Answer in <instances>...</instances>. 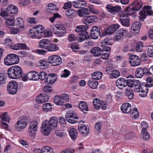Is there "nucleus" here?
Wrapping results in <instances>:
<instances>
[{
    "mask_svg": "<svg viewBox=\"0 0 153 153\" xmlns=\"http://www.w3.org/2000/svg\"><path fill=\"white\" fill-rule=\"evenodd\" d=\"M138 116L137 108L135 107L130 114V116L132 118H136Z\"/></svg>",
    "mask_w": 153,
    "mask_h": 153,
    "instance_id": "obj_54",
    "label": "nucleus"
},
{
    "mask_svg": "<svg viewBox=\"0 0 153 153\" xmlns=\"http://www.w3.org/2000/svg\"><path fill=\"white\" fill-rule=\"evenodd\" d=\"M19 61V56L13 53L9 54L4 59V63L7 66H10L18 63Z\"/></svg>",
    "mask_w": 153,
    "mask_h": 153,
    "instance_id": "obj_3",
    "label": "nucleus"
},
{
    "mask_svg": "<svg viewBox=\"0 0 153 153\" xmlns=\"http://www.w3.org/2000/svg\"><path fill=\"white\" fill-rule=\"evenodd\" d=\"M129 12H127L126 10V8L125 12H121L120 15V19L121 21H123L124 22V20H125L129 19L128 16L132 14L133 13H129Z\"/></svg>",
    "mask_w": 153,
    "mask_h": 153,
    "instance_id": "obj_28",
    "label": "nucleus"
},
{
    "mask_svg": "<svg viewBox=\"0 0 153 153\" xmlns=\"http://www.w3.org/2000/svg\"><path fill=\"white\" fill-rule=\"evenodd\" d=\"M120 75L119 72L117 70L113 71L112 73L109 74V76L111 78L113 79L117 78Z\"/></svg>",
    "mask_w": 153,
    "mask_h": 153,
    "instance_id": "obj_52",
    "label": "nucleus"
},
{
    "mask_svg": "<svg viewBox=\"0 0 153 153\" xmlns=\"http://www.w3.org/2000/svg\"><path fill=\"white\" fill-rule=\"evenodd\" d=\"M16 24L20 28H23L24 26V22L23 19L20 17L17 18L15 20Z\"/></svg>",
    "mask_w": 153,
    "mask_h": 153,
    "instance_id": "obj_40",
    "label": "nucleus"
},
{
    "mask_svg": "<svg viewBox=\"0 0 153 153\" xmlns=\"http://www.w3.org/2000/svg\"><path fill=\"white\" fill-rule=\"evenodd\" d=\"M77 12L79 16L83 17L86 15H88L90 11L88 9L84 8L78 10Z\"/></svg>",
    "mask_w": 153,
    "mask_h": 153,
    "instance_id": "obj_27",
    "label": "nucleus"
},
{
    "mask_svg": "<svg viewBox=\"0 0 153 153\" xmlns=\"http://www.w3.org/2000/svg\"><path fill=\"white\" fill-rule=\"evenodd\" d=\"M39 64L40 66L44 69L48 67V64L47 61L45 60H41L39 61Z\"/></svg>",
    "mask_w": 153,
    "mask_h": 153,
    "instance_id": "obj_53",
    "label": "nucleus"
},
{
    "mask_svg": "<svg viewBox=\"0 0 153 153\" xmlns=\"http://www.w3.org/2000/svg\"><path fill=\"white\" fill-rule=\"evenodd\" d=\"M92 78L89 79L88 82V85L92 89L96 88L98 85V82Z\"/></svg>",
    "mask_w": 153,
    "mask_h": 153,
    "instance_id": "obj_33",
    "label": "nucleus"
},
{
    "mask_svg": "<svg viewBox=\"0 0 153 153\" xmlns=\"http://www.w3.org/2000/svg\"><path fill=\"white\" fill-rule=\"evenodd\" d=\"M120 27V25L118 24L111 25L105 30V35H109L113 34Z\"/></svg>",
    "mask_w": 153,
    "mask_h": 153,
    "instance_id": "obj_16",
    "label": "nucleus"
},
{
    "mask_svg": "<svg viewBox=\"0 0 153 153\" xmlns=\"http://www.w3.org/2000/svg\"><path fill=\"white\" fill-rule=\"evenodd\" d=\"M102 73L100 71H95L93 73L91 74L92 79L95 80H99L102 77Z\"/></svg>",
    "mask_w": 153,
    "mask_h": 153,
    "instance_id": "obj_37",
    "label": "nucleus"
},
{
    "mask_svg": "<svg viewBox=\"0 0 153 153\" xmlns=\"http://www.w3.org/2000/svg\"><path fill=\"white\" fill-rule=\"evenodd\" d=\"M143 47V45L142 43L140 42H138L136 48V51L138 52H141L142 50Z\"/></svg>",
    "mask_w": 153,
    "mask_h": 153,
    "instance_id": "obj_57",
    "label": "nucleus"
},
{
    "mask_svg": "<svg viewBox=\"0 0 153 153\" xmlns=\"http://www.w3.org/2000/svg\"><path fill=\"white\" fill-rule=\"evenodd\" d=\"M73 6L76 8H80L82 6H85L87 3L84 0H76L73 2Z\"/></svg>",
    "mask_w": 153,
    "mask_h": 153,
    "instance_id": "obj_23",
    "label": "nucleus"
},
{
    "mask_svg": "<svg viewBox=\"0 0 153 153\" xmlns=\"http://www.w3.org/2000/svg\"><path fill=\"white\" fill-rule=\"evenodd\" d=\"M29 123V120L27 117H21L15 124V128L17 130L20 131L25 128Z\"/></svg>",
    "mask_w": 153,
    "mask_h": 153,
    "instance_id": "obj_6",
    "label": "nucleus"
},
{
    "mask_svg": "<svg viewBox=\"0 0 153 153\" xmlns=\"http://www.w3.org/2000/svg\"><path fill=\"white\" fill-rule=\"evenodd\" d=\"M76 11L75 10L70 9L66 11L65 15L68 17L71 18L75 16L76 14Z\"/></svg>",
    "mask_w": 153,
    "mask_h": 153,
    "instance_id": "obj_38",
    "label": "nucleus"
},
{
    "mask_svg": "<svg viewBox=\"0 0 153 153\" xmlns=\"http://www.w3.org/2000/svg\"><path fill=\"white\" fill-rule=\"evenodd\" d=\"M147 54L150 57L153 56V45H150L148 48Z\"/></svg>",
    "mask_w": 153,
    "mask_h": 153,
    "instance_id": "obj_59",
    "label": "nucleus"
},
{
    "mask_svg": "<svg viewBox=\"0 0 153 153\" xmlns=\"http://www.w3.org/2000/svg\"><path fill=\"white\" fill-rule=\"evenodd\" d=\"M121 110L123 113L127 114L129 113L131 109V105L129 103L123 104L121 106Z\"/></svg>",
    "mask_w": 153,
    "mask_h": 153,
    "instance_id": "obj_21",
    "label": "nucleus"
},
{
    "mask_svg": "<svg viewBox=\"0 0 153 153\" xmlns=\"http://www.w3.org/2000/svg\"><path fill=\"white\" fill-rule=\"evenodd\" d=\"M122 37L121 35L117 31L114 34L113 39L114 41H117L121 39Z\"/></svg>",
    "mask_w": 153,
    "mask_h": 153,
    "instance_id": "obj_64",
    "label": "nucleus"
},
{
    "mask_svg": "<svg viewBox=\"0 0 153 153\" xmlns=\"http://www.w3.org/2000/svg\"><path fill=\"white\" fill-rule=\"evenodd\" d=\"M116 85L118 88L122 89L127 86L126 80L123 78H119L116 81Z\"/></svg>",
    "mask_w": 153,
    "mask_h": 153,
    "instance_id": "obj_18",
    "label": "nucleus"
},
{
    "mask_svg": "<svg viewBox=\"0 0 153 153\" xmlns=\"http://www.w3.org/2000/svg\"><path fill=\"white\" fill-rule=\"evenodd\" d=\"M6 76L3 75H0V86H2L5 84Z\"/></svg>",
    "mask_w": 153,
    "mask_h": 153,
    "instance_id": "obj_58",
    "label": "nucleus"
},
{
    "mask_svg": "<svg viewBox=\"0 0 153 153\" xmlns=\"http://www.w3.org/2000/svg\"><path fill=\"white\" fill-rule=\"evenodd\" d=\"M7 72L9 77L12 79L19 78L23 74L22 68L18 65L10 67L8 69Z\"/></svg>",
    "mask_w": 153,
    "mask_h": 153,
    "instance_id": "obj_1",
    "label": "nucleus"
},
{
    "mask_svg": "<svg viewBox=\"0 0 153 153\" xmlns=\"http://www.w3.org/2000/svg\"><path fill=\"white\" fill-rule=\"evenodd\" d=\"M47 11L48 12L52 13L54 11L57 10V8L56 5L53 3L49 4L48 6V8H47Z\"/></svg>",
    "mask_w": 153,
    "mask_h": 153,
    "instance_id": "obj_43",
    "label": "nucleus"
},
{
    "mask_svg": "<svg viewBox=\"0 0 153 153\" xmlns=\"http://www.w3.org/2000/svg\"><path fill=\"white\" fill-rule=\"evenodd\" d=\"M42 153H54L53 149L49 146H45L41 149Z\"/></svg>",
    "mask_w": 153,
    "mask_h": 153,
    "instance_id": "obj_46",
    "label": "nucleus"
},
{
    "mask_svg": "<svg viewBox=\"0 0 153 153\" xmlns=\"http://www.w3.org/2000/svg\"><path fill=\"white\" fill-rule=\"evenodd\" d=\"M50 40L47 39H43L39 42V46L41 49H44L46 50L49 44Z\"/></svg>",
    "mask_w": 153,
    "mask_h": 153,
    "instance_id": "obj_19",
    "label": "nucleus"
},
{
    "mask_svg": "<svg viewBox=\"0 0 153 153\" xmlns=\"http://www.w3.org/2000/svg\"><path fill=\"white\" fill-rule=\"evenodd\" d=\"M0 114V118L1 119V121L9 123L10 118L8 113L6 112Z\"/></svg>",
    "mask_w": 153,
    "mask_h": 153,
    "instance_id": "obj_29",
    "label": "nucleus"
},
{
    "mask_svg": "<svg viewBox=\"0 0 153 153\" xmlns=\"http://www.w3.org/2000/svg\"><path fill=\"white\" fill-rule=\"evenodd\" d=\"M47 76L46 73L45 72L41 71L40 72L39 74H38V80L40 79L41 80L44 79Z\"/></svg>",
    "mask_w": 153,
    "mask_h": 153,
    "instance_id": "obj_63",
    "label": "nucleus"
},
{
    "mask_svg": "<svg viewBox=\"0 0 153 153\" xmlns=\"http://www.w3.org/2000/svg\"><path fill=\"white\" fill-rule=\"evenodd\" d=\"M148 70L146 68H143L139 67L137 68L135 71V76L137 78L142 77L144 74H148Z\"/></svg>",
    "mask_w": 153,
    "mask_h": 153,
    "instance_id": "obj_15",
    "label": "nucleus"
},
{
    "mask_svg": "<svg viewBox=\"0 0 153 153\" xmlns=\"http://www.w3.org/2000/svg\"><path fill=\"white\" fill-rule=\"evenodd\" d=\"M89 38L88 33L85 31L82 34H79L78 36L77 39L79 42H81L85 39H88Z\"/></svg>",
    "mask_w": 153,
    "mask_h": 153,
    "instance_id": "obj_31",
    "label": "nucleus"
},
{
    "mask_svg": "<svg viewBox=\"0 0 153 153\" xmlns=\"http://www.w3.org/2000/svg\"><path fill=\"white\" fill-rule=\"evenodd\" d=\"M27 77L30 80H38V73L36 71H32L29 72L27 74Z\"/></svg>",
    "mask_w": 153,
    "mask_h": 153,
    "instance_id": "obj_22",
    "label": "nucleus"
},
{
    "mask_svg": "<svg viewBox=\"0 0 153 153\" xmlns=\"http://www.w3.org/2000/svg\"><path fill=\"white\" fill-rule=\"evenodd\" d=\"M110 45V42L108 38H106L101 42V46L104 47L106 45Z\"/></svg>",
    "mask_w": 153,
    "mask_h": 153,
    "instance_id": "obj_56",
    "label": "nucleus"
},
{
    "mask_svg": "<svg viewBox=\"0 0 153 153\" xmlns=\"http://www.w3.org/2000/svg\"><path fill=\"white\" fill-rule=\"evenodd\" d=\"M100 100L98 98H95L93 101L94 107L96 109L99 110L100 106Z\"/></svg>",
    "mask_w": 153,
    "mask_h": 153,
    "instance_id": "obj_49",
    "label": "nucleus"
},
{
    "mask_svg": "<svg viewBox=\"0 0 153 153\" xmlns=\"http://www.w3.org/2000/svg\"><path fill=\"white\" fill-rule=\"evenodd\" d=\"M47 122L53 129L56 127L58 123V120L56 117L53 116L50 118L49 121H47Z\"/></svg>",
    "mask_w": 153,
    "mask_h": 153,
    "instance_id": "obj_20",
    "label": "nucleus"
},
{
    "mask_svg": "<svg viewBox=\"0 0 153 153\" xmlns=\"http://www.w3.org/2000/svg\"><path fill=\"white\" fill-rule=\"evenodd\" d=\"M88 26L87 25H79L76 27L75 31L77 32H82L85 31L88 29Z\"/></svg>",
    "mask_w": 153,
    "mask_h": 153,
    "instance_id": "obj_45",
    "label": "nucleus"
},
{
    "mask_svg": "<svg viewBox=\"0 0 153 153\" xmlns=\"http://www.w3.org/2000/svg\"><path fill=\"white\" fill-rule=\"evenodd\" d=\"M28 34L32 38H37L38 35L34 27L29 30Z\"/></svg>",
    "mask_w": 153,
    "mask_h": 153,
    "instance_id": "obj_44",
    "label": "nucleus"
},
{
    "mask_svg": "<svg viewBox=\"0 0 153 153\" xmlns=\"http://www.w3.org/2000/svg\"><path fill=\"white\" fill-rule=\"evenodd\" d=\"M59 49V47L55 43H51L50 41L46 50L49 52H55L58 51Z\"/></svg>",
    "mask_w": 153,
    "mask_h": 153,
    "instance_id": "obj_25",
    "label": "nucleus"
},
{
    "mask_svg": "<svg viewBox=\"0 0 153 153\" xmlns=\"http://www.w3.org/2000/svg\"><path fill=\"white\" fill-rule=\"evenodd\" d=\"M146 14L149 15L153 14V11L152 10L151 7L149 6H144L143 10H141L140 12L139 17L140 19L143 21L142 19H145Z\"/></svg>",
    "mask_w": 153,
    "mask_h": 153,
    "instance_id": "obj_9",
    "label": "nucleus"
},
{
    "mask_svg": "<svg viewBox=\"0 0 153 153\" xmlns=\"http://www.w3.org/2000/svg\"><path fill=\"white\" fill-rule=\"evenodd\" d=\"M51 27L55 34L59 37H62L67 33L64 25L61 22H58L51 26Z\"/></svg>",
    "mask_w": 153,
    "mask_h": 153,
    "instance_id": "obj_2",
    "label": "nucleus"
},
{
    "mask_svg": "<svg viewBox=\"0 0 153 153\" xmlns=\"http://www.w3.org/2000/svg\"><path fill=\"white\" fill-rule=\"evenodd\" d=\"M52 108V105L50 103H46L43 105V110L44 111H50Z\"/></svg>",
    "mask_w": 153,
    "mask_h": 153,
    "instance_id": "obj_48",
    "label": "nucleus"
},
{
    "mask_svg": "<svg viewBox=\"0 0 153 153\" xmlns=\"http://www.w3.org/2000/svg\"><path fill=\"white\" fill-rule=\"evenodd\" d=\"M18 85L17 82L15 80L10 82L7 85L8 92L11 94H14L17 91Z\"/></svg>",
    "mask_w": 153,
    "mask_h": 153,
    "instance_id": "obj_8",
    "label": "nucleus"
},
{
    "mask_svg": "<svg viewBox=\"0 0 153 153\" xmlns=\"http://www.w3.org/2000/svg\"><path fill=\"white\" fill-rule=\"evenodd\" d=\"M78 128L80 132L82 134H86L89 132L88 127L84 125L79 124L78 126Z\"/></svg>",
    "mask_w": 153,
    "mask_h": 153,
    "instance_id": "obj_26",
    "label": "nucleus"
},
{
    "mask_svg": "<svg viewBox=\"0 0 153 153\" xmlns=\"http://www.w3.org/2000/svg\"><path fill=\"white\" fill-rule=\"evenodd\" d=\"M7 10L12 14L17 13L18 11L17 7L11 4L8 6L7 8Z\"/></svg>",
    "mask_w": 153,
    "mask_h": 153,
    "instance_id": "obj_36",
    "label": "nucleus"
},
{
    "mask_svg": "<svg viewBox=\"0 0 153 153\" xmlns=\"http://www.w3.org/2000/svg\"><path fill=\"white\" fill-rule=\"evenodd\" d=\"M141 24L139 22H134L131 27V28L134 31L136 32V33H138V31L140 28Z\"/></svg>",
    "mask_w": 153,
    "mask_h": 153,
    "instance_id": "obj_42",
    "label": "nucleus"
},
{
    "mask_svg": "<svg viewBox=\"0 0 153 153\" xmlns=\"http://www.w3.org/2000/svg\"><path fill=\"white\" fill-rule=\"evenodd\" d=\"M79 107L82 111L86 113L88 111V108L86 102L84 101H81L79 105Z\"/></svg>",
    "mask_w": 153,
    "mask_h": 153,
    "instance_id": "obj_32",
    "label": "nucleus"
},
{
    "mask_svg": "<svg viewBox=\"0 0 153 153\" xmlns=\"http://www.w3.org/2000/svg\"><path fill=\"white\" fill-rule=\"evenodd\" d=\"M69 97L67 94L61 95H56L53 98L54 103L57 105L60 106L69 100Z\"/></svg>",
    "mask_w": 153,
    "mask_h": 153,
    "instance_id": "obj_4",
    "label": "nucleus"
},
{
    "mask_svg": "<svg viewBox=\"0 0 153 153\" xmlns=\"http://www.w3.org/2000/svg\"><path fill=\"white\" fill-rule=\"evenodd\" d=\"M57 76L55 74H51L48 75L45 80L46 84H53L56 81Z\"/></svg>",
    "mask_w": 153,
    "mask_h": 153,
    "instance_id": "obj_17",
    "label": "nucleus"
},
{
    "mask_svg": "<svg viewBox=\"0 0 153 153\" xmlns=\"http://www.w3.org/2000/svg\"><path fill=\"white\" fill-rule=\"evenodd\" d=\"M90 35L91 37L94 39H97L100 35V28L96 26L93 27L90 30Z\"/></svg>",
    "mask_w": 153,
    "mask_h": 153,
    "instance_id": "obj_13",
    "label": "nucleus"
},
{
    "mask_svg": "<svg viewBox=\"0 0 153 153\" xmlns=\"http://www.w3.org/2000/svg\"><path fill=\"white\" fill-rule=\"evenodd\" d=\"M117 31L123 37L128 34L127 30L124 28L119 29Z\"/></svg>",
    "mask_w": 153,
    "mask_h": 153,
    "instance_id": "obj_61",
    "label": "nucleus"
},
{
    "mask_svg": "<svg viewBox=\"0 0 153 153\" xmlns=\"http://www.w3.org/2000/svg\"><path fill=\"white\" fill-rule=\"evenodd\" d=\"M49 63L53 66H56L60 65L62 62L61 58L58 55L50 56L48 59Z\"/></svg>",
    "mask_w": 153,
    "mask_h": 153,
    "instance_id": "obj_10",
    "label": "nucleus"
},
{
    "mask_svg": "<svg viewBox=\"0 0 153 153\" xmlns=\"http://www.w3.org/2000/svg\"><path fill=\"white\" fill-rule=\"evenodd\" d=\"M143 5L142 1L140 0H136L134 1L132 4L126 8V10L129 12V13H134V11H138Z\"/></svg>",
    "mask_w": 153,
    "mask_h": 153,
    "instance_id": "obj_5",
    "label": "nucleus"
},
{
    "mask_svg": "<svg viewBox=\"0 0 153 153\" xmlns=\"http://www.w3.org/2000/svg\"><path fill=\"white\" fill-rule=\"evenodd\" d=\"M69 135L72 140L76 139L77 137V130L74 128H71L69 131Z\"/></svg>",
    "mask_w": 153,
    "mask_h": 153,
    "instance_id": "obj_34",
    "label": "nucleus"
},
{
    "mask_svg": "<svg viewBox=\"0 0 153 153\" xmlns=\"http://www.w3.org/2000/svg\"><path fill=\"white\" fill-rule=\"evenodd\" d=\"M5 23L7 26L8 27L15 25L14 18L13 16L8 17L6 20Z\"/></svg>",
    "mask_w": 153,
    "mask_h": 153,
    "instance_id": "obj_39",
    "label": "nucleus"
},
{
    "mask_svg": "<svg viewBox=\"0 0 153 153\" xmlns=\"http://www.w3.org/2000/svg\"><path fill=\"white\" fill-rule=\"evenodd\" d=\"M125 94L130 99H132L134 97V93L132 89L129 87H126L125 89Z\"/></svg>",
    "mask_w": 153,
    "mask_h": 153,
    "instance_id": "obj_30",
    "label": "nucleus"
},
{
    "mask_svg": "<svg viewBox=\"0 0 153 153\" xmlns=\"http://www.w3.org/2000/svg\"><path fill=\"white\" fill-rule=\"evenodd\" d=\"M149 89L148 88L145 87V88H141L140 91V90L139 94L142 97H145L147 95Z\"/></svg>",
    "mask_w": 153,
    "mask_h": 153,
    "instance_id": "obj_50",
    "label": "nucleus"
},
{
    "mask_svg": "<svg viewBox=\"0 0 153 153\" xmlns=\"http://www.w3.org/2000/svg\"><path fill=\"white\" fill-rule=\"evenodd\" d=\"M34 27L38 35L43 33L45 31V30L44 27L41 25H38Z\"/></svg>",
    "mask_w": 153,
    "mask_h": 153,
    "instance_id": "obj_47",
    "label": "nucleus"
},
{
    "mask_svg": "<svg viewBox=\"0 0 153 153\" xmlns=\"http://www.w3.org/2000/svg\"><path fill=\"white\" fill-rule=\"evenodd\" d=\"M135 136L134 133L132 132H128L126 133L124 137V139L126 140L133 139Z\"/></svg>",
    "mask_w": 153,
    "mask_h": 153,
    "instance_id": "obj_55",
    "label": "nucleus"
},
{
    "mask_svg": "<svg viewBox=\"0 0 153 153\" xmlns=\"http://www.w3.org/2000/svg\"><path fill=\"white\" fill-rule=\"evenodd\" d=\"M101 49L98 47L94 48L91 51V53L96 56H98L101 55Z\"/></svg>",
    "mask_w": 153,
    "mask_h": 153,
    "instance_id": "obj_35",
    "label": "nucleus"
},
{
    "mask_svg": "<svg viewBox=\"0 0 153 153\" xmlns=\"http://www.w3.org/2000/svg\"><path fill=\"white\" fill-rule=\"evenodd\" d=\"M65 119L67 121L71 124H75L78 122L79 119L77 114L73 111H69L66 114Z\"/></svg>",
    "mask_w": 153,
    "mask_h": 153,
    "instance_id": "obj_7",
    "label": "nucleus"
},
{
    "mask_svg": "<svg viewBox=\"0 0 153 153\" xmlns=\"http://www.w3.org/2000/svg\"><path fill=\"white\" fill-rule=\"evenodd\" d=\"M48 99L47 95L44 94H41L36 97V100L37 103H41L47 101Z\"/></svg>",
    "mask_w": 153,
    "mask_h": 153,
    "instance_id": "obj_24",
    "label": "nucleus"
},
{
    "mask_svg": "<svg viewBox=\"0 0 153 153\" xmlns=\"http://www.w3.org/2000/svg\"><path fill=\"white\" fill-rule=\"evenodd\" d=\"M52 129V128L48 124L47 120L42 122L41 127V131L42 133L44 135H48Z\"/></svg>",
    "mask_w": 153,
    "mask_h": 153,
    "instance_id": "obj_11",
    "label": "nucleus"
},
{
    "mask_svg": "<svg viewBox=\"0 0 153 153\" xmlns=\"http://www.w3.org/2000/svg\"><path fill=\"white\" fill-rule=\"evenodd\" d=\"M142 133L143 139L144 140H146L149 139L150 138V135L147 132V131H142Z\"/></svg>",
    "mask_w": 153,
    "mask_h": 153,
    "instance_id": "obj_62",
    "label": "nucleus"
},
{
    "mask_svg": "<svg viewBox=\"0 0 153 153\" xmlns=\"http://www.w3.org/2000/svg\"><path fill=\"white\" fill-rule=\"evenodd\" d=\"M140 125L142 127L143 129L142 131H147V129L148 127V125L147 123L145 121H143L140 124Z\"/></svg>",
    "mask_w": 153,
    "mask_h": 153,
    "instance_id": "obj_60",
    "label": "nucleus"
},
{
    "mask_svg": "<svg viewBox=\"0 0 153 153\" xmlns=\"http://www.w3.org/2000/svg\"><path fill=\"white\" fill-rule=\"evenodd\" d=\"M38 123L36 121H34L30 123L29 128L31 129L37 131L38 129L37 126Z\"/></svg>",
    "mask_w": 153,
    "mask_h": 153,
    "instance_id": "obj_51",
    "label": "nucleus"
},
{
    "mask_svg": "<svg viewBox=\"0 0 153 153\" xmlns=\"http://www.w3.org/2000/svg\"><path fill=\"white\" fill-rule=\"evenodd\" d=\"M129 62L132 66L139 65L140 64V58L136 55H132L129 57Z\"/></svg>",
    "mask_w": 153,
    "mask_h": 153,
    "instance_id": "obj_12",
    "label": "nucleus"
},
{
    "mask_svg": "<svg viewBox=\"0 0 153 153\" xmlns=\"http://www.w3.org/2000/svg\"><path fill=\"white\" fill-rule=\"evenodd\" d=\"M141 86L140 82L139 80H137L134 81L132 87H134L135 88L134 89V91L135 92H138L139 91Z\"/></svg>",
    "mask_w": 153,
    "mask_h": 153,
    "instance_id": "obj_41",
    "label": "nucleus"
},
{
    "mask_svg": "<svg viewBox=\"0 0 153 153\" xmlns=\"http://www.w3.org/2000/svg\"><path fill=\"white\" fill-rule=\"evenodd\" d=\"M97 18L94 15L88 16L85 17L83 19V23L86 25L93 23L97 22Z\"/></svg>",
    "mask_w": 153,
    "mask_h": 153,
    "instance_id": "obj_14",
    "label": "nucleus"
}]
</instances>
